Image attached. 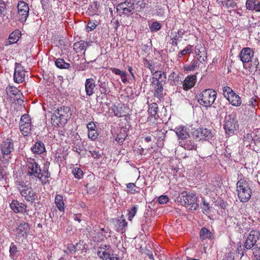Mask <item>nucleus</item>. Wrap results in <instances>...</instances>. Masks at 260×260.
<instances>
[{
	"label": "nucleus",
	"instance_id": "f257e3e1",
	"mask_svg": "<svg viewBox=\"0 0 260 260\" xmlns=\"http://www.w3.org/2000/svg\"><path fill=\"white\" fill-rule=\"evenodd\" d=\"M72 114L70 108L67 106L58 108L51 116V121L54 126H64L70 119Z\"/></svg>",
	"mask_w": 260,
	"mask_h": 260
},
{
	"label": "nucleus",
	"instance_id": "f03ea898",
	"mask_svg": "<svg viewBox=\"0 0 260 260\" xmlns=\"http://www.w3.org/2000/svg\"><path fill=\"white\" fill-rule=\"evenodd\" d=\"M217 97V92L212 89H204L198 93V102L204 107L208 108L214 103Z\"/></svg>",
	"mask_w": 260,
	"mask_h": 260
},
{
	"label": "nucleus",
	"instance_id": "7ed1b4c3",
	"mask_svg": "<svg viewBox=\"0 0 260 260\" xmlns=\"http://www.w3.org/2000/svg\"><path fill=\"white\" fill-rule=\"evenodd\" d=\"M241 178L237 182V191L238 198L242 202H247L251 198L252 191L247 180Z\"/></svg>",
	"mask_w": 260,
	"mask_h": 260
},
{
	"label": "nucleus",
	"instance_id": "20e7f679",
	"mask_svg": "<svg viewBox=\"0 0 260 260\" xmlns=\"http://www.w3.org/2000/svg\"><path fill=\"white\" fill-rule=\"evenodd\" d=\"M260 233L256 230L251 231L247 236L244 246L247 250L251 249L253 253L257 251V248L260 247Z\"/></svg>",
	"mask_w": 260,
	"mask_h": 260
},
{
	"label": "nucleus",
	"instance_id": "39448f33",
	"mask_svg": "<svg viewBox=\"0 0 260 260\" xmlns=\"http://www.w3.org/2000/svg\"><path fill=\"white\" fill-rule=\"evenodd\" d=\"M178 202L182 203L190 211L196 210L199 208L197 197L196 194L187 192H182L178 198Z\"/></svg>",
	"mask_w": 260,
	"mask_h": 260
},
{
	"label": "nucleus",
	"instance_id": "423d86ee",
	"mask_svg": "<svg viewBox=\"0 0 260 260\" xmlns=\"http://www.w3.org/2000/svg\"><path fill=\"white\" fill-rule=\"evenodd\" d=\"M24 161L26 163L27 175L32 179H38L41 173L40 165L34 158L31 157H26Z\"/></svg>",
	"mask_w": 260,
	"mask_h": 260
},
{
	"label": "nucleus",
	"instance_id": "0eeeda50",
	"mask_svg": "<svg viewBox=\"0 0 260 260\" xmlns=\"http://www.w3.org/2000/svg\"><path fill=\"white\" fill-rule=\"evenodd\" d=\"M136 5V0H125L117 6L116 12L119 13L120 16L124 15L128 16L134 13Z\"/></svg>",
	"mask_w": 260,
	"mask_h": 260
},
{
	"label": "nucleus",
	"instance_id": "6e6552de",
	"mask_svg": "<svg viewBox=\"0 0 260 260\" xmlns=\"http://www.w3.org/2000/svg\"><path fill=\"white\" fill-rule=\"evenodd\" d=\"M223 95L233 106L239 107L241 105L242 103L241 98L229 86L223 87Z\"/></svg>",
	"mask_w": 260,
	"mask_h": 260
},
{
	"label": "nucleus",
	"instance_id": "1a4fd4ad",
	"mask_svg": "<svg viewBox=\"0 0 260 260\" xmlns=\"http://www.w3.org/2000/svg\"><path fill=\"white\" fill-rule=\"evenodd\" d=\"M14 150L13 141L10 139L4 141L1 145V151L3 155V158L8 164L9 159L11 158V153Z\"/></svg>",
	"mask_w": 260,
	"mask_h": 260
},
{
	"label": "nucleus",
	"instance_id": "9d476101",
	"mask_svg": "<svg viewBox=\"0 0 260 260\" xmlns=\"http://www.w3.org/2000/svg\"><path fill=\"white\" fill-rule=\"evenodd\" d=\"M224 129L226 134L231 135L235 133L236 129L237 122L235 119V115L234 114L227 115L224 118Z\"/></svg>",
	"mask_w": 260,
	"mask_h": 260
},
{
	"label": "nucleus",
	"instance_id": "9b49d317",
	"mask_svg": "<svg viewBox=\"0 0 260 260\" xmlns=\"http://www.w3.org/2000/svg\"><path fill=\"white\" fill-rule=\"evenodd\" d=\"M19 129L24 137L27 136L30 133L31 121L28 114H24L21 116L19 122Z\"/></svg>",
	"mask_w": 260,
	"mask_h": 260
},
{
	"label": "nucleus",
	"instance_id": "f8f14e48",
	"mask_svg": "<svg viewBox=\"0 0 260 260\" xmlns=\"http://www.w3.org/2000/svg\"><path fill=\"white\" fill-rule=\"evenodd\" d=\"M17 20L21 22L26 21L29 15V7L24 1H19L17 4Z\"/></svg>",
	"mask_w": 260,
	"mask_h": 260
},
{
	"label": "nucleus",
	"instance_id": "ddd939ff",
	"mask_svg": "<svg viewBox=\"0 0 260 260\" xmlns=\"http://www.w3.org/2000/svg\"><path fill=\"white\" fill-rule=\"evenodd\" d=\"M16 239L20 240L22 238H26L30 233V225L27 222L20 223L15 231Z\"/></svg>",
	"mask_w": 260,
	"mask_h": 260
},
{
	"label": "nucleus",
	"instance_id": "4468645a",
	"mask_svg": "<svg viewBox=\"0 0 260 260\" xmlns=\"http://www.w3.org/2000/svg\"><path fill=\"white\" fill-rule=\"evenodd\" d=\"M21 195L23 197L27 202H33L38 197L37 193L32 190L31 187L22 186L19 188Z\"/></svg>",
	"mask_w": 260,
	"mask_h": 260
},
{
	"label": "nucleus",
	"instance_id": "2eb2a0df",
	"mask_svg": "<svg viewBox=\"0 0 260 260\" xmlns=\"http://www.w3.org/2000/svg\"><path fill=\"white\" fill-rule=\"evenodd\" d=\"M25 71L20 63L16 62L14 73V80L16 83H20L24 81Z\"/></svg>",
	"mask_w": 260,
	"mask_h": 260
},
{
	"label": "nucleus",
	"instance_id": "dca6fc26",
	"mask_svg": "<svg viewBox=\"0 0 260 260\" xmlns=\"http://www.w3.org/2000/svg\"><path fill=\"white\" fill-rule=\"evenodd\" d=\"M254 55L252 49L248 47L244 48L241 51L240 57L243 63H247L251 60Z\"/></svg>",
	"mask_w": 260,
	"mask_h": 260
},
{
	"label": "nucleus",
	"instance_id": "f3484780",
	"mask_svg": "<svg viewBox=\"0 0 260 260\" xmlns=\"http://www.w3.org/2000/svg\"><path fill=\"white\" fill-rule=\"evenodd\" d=\"M10 205L15 213H23L26 211V205L22 203H19L17 200H13Z\"/></svg>",
	"mask_w": 260,
	"mask_h": 260
},
{
	"label": "nucleus",
	"instance_id": "a211bd4d",
	"mask_svg": "<svg viewBox=\"0 0 260 260\" xmlns=\"http://www.w3.org/2000/svg\"><path fill=\"white\" fill-rule=\"evenodd\" d=\"M197 77L195 75L187 76L183 82H182L183 88L188 90L192 88L196 82Z\"/></svg>",
	"mask_w": 260,
	"mask_h": 260
},
{
	"label": "nucleus",
	"instance_id": "6ab92c4d",
	"mask_svg": "<svg viewBox=\"0 0 260 260\" xmlns=\"http://www.w3.org/2000/svg\"><path fill=\"white\" fill-rule=\"evenodd\" d=\"M31 152L35 154L40 155L46 152L45 144L41 141H37L31 147Z\"/></svg>",
	"mask_w": 260,
	"mask_h": 260
},
{
	"label": "nucleus",
	"instance_id": "aec40b11",
	"mask_svg": "<svg viewBox=\"0 0 260 260\" xmlns=\"http://www.w3.org/2000/svg\"><path fill=\"white\" fill-rule=\"evenodd\" d=\"M95 86V81L93 79L88 78L86 80L85 88L87 95L91 96L94 93Z\"/></svg>",
	"mask_w": 260,
	"mask_h": 260
},
{
	"label": "nucleus",
	"instance_id": "412c9836",
	"mask_svg": "<svg viewBox=\"0 0 260 260\" xmlns=\"http://www.w3.org/2000/svg\"><path fill=\"white\" fill-rule=\"evenodd\" d=\"M158 109V105L156 103H153L149 105L148 112L150 115L148 118L150 120H151L152 118L155 120L158 119L159 116L157 114Z\"/></svg>",
	"mask_w": 260,
	"mask_h": 260
},
{
	"label": "nucleus",
	"instance_id": "4be33fe9",
	"mask_svg": "<svg viewBox=\"0 0 260 260\" xmlns=\"http://www.w3.org/2000/svg\"><path fill=\"white\" fill-rule=\"evenodd\" d=\"M246 7L250 11L260 12V1L258 0H247Z\"/></svg>",
	"mask_w": 260,
	"mask_h": 260
},
{
	"label": "nucleus",
	"instance_id": "5701e85b",
	"mask_svg": "<svg viewBox=\"0 0 260 260\" xmlns=\"http://www.w3.org/2000/svg\"><path fill=\"white\" fill-rule=\"evenodd\" d=\"M167 132V131L165 129H161L153 133L154 136L157 141L158 146L161 147L164 145V141L165 139Z\"/></svg>",
	"mask_w": 260,
	"mask_h": 260
},
{
	"label": "nucleus",
	"instance_id": "b1692460",
	"mask_svg": "<svg viewBox=\"0 0 260 260\" xmlns=\"http://www.w3.org/2000/svg\"><path fill=\"white\" fill-rule=\"evenodd\" d=\"M153 74L154 77L152 78V84H154L157 83V82L159 81H163V83H165L166 77V74L164 72L155 71Z\"/></svg>",
	"mask_w": 260,
	"mask_h": 260
},
{
	"label": "nucleus",
	"instance_id": "393cba45",
	"mask_svg": "<svg viewBox=\"0 0 260 260\" xmlns=\"http://www.w3.org/2000/svg\"><path fill=\"white\" fill-rule=\"evenodd\" d=\"M179 144V146L188 150L196 149L197 147L194 141L192 140L184 139L183 140H181Z\"/></svg>",
	"mask_w": 260,
	"mask_h": 260
},
{
	"label": "nucleus",
	"instance_id": "a878e982",
	"mask_svg": "<svg viewBox=\"0 0 260 260\" xmlns=\"http://www.w3.org/2000/svg\"><path fill=\"white\" fill-rule=\"evenodd\" d=\"M165 83H163V81L157 82L154 85V95L156 97L160 99L163 96V90L164 85Z\"/></svg>",
	"mask_w": 260,
	"mask_h": 260
},
{
	"label": "nucleus",
	"instance_id": "bb28decb",
	"mask_svg": "<svg viewBox=\"0 0 260 260\" xmlns=\"http://www.w3.org/2000/svg\"><path fill=\"white\" fill-rule=\"evenodd\" d=\"M19 253L17 246L14 243H11L9 248L10 257L13 260H16Z\"/></svg>",
	"mask_w": 260,
	"mask_h": 260
},
{
	"label": "nucleus",
	"instance_id": "cd10ccee",
	"mask_svg": "<svg viewBox=\"0 0 260 260\" xmlns=\"http://www.w3.org/2000/svg\"><path fill=\"white\" fill-rule=\"evenodd\" d=\"M200 237L201 239L203 241L206 239H212L214 238L213 234L206 228L201 229L200 232Z\"/></svg>",
	"mask_w": 260,
	"mask_h": 260
},
{
	"label": "nucleus",
	"instance_id": "c85d7f7f",
	"mask_svg": "<svg viewBox=\"0 0 260 260\" xmlns=\"http://www.w3.org/2000/svg\"><path fill=\"white\" fill-rule=\"evenodd\" d=\"M51 176V174L49 172L47 168H45V169L41 170V173L39 175L38 179L43 184H45L48 181V179Z\"/></svg>",
	"mask_w": 260,
	"mask_h": 260
},
{
	"label": "nucleus",
	"instance_id": "c756f323",
	"mask_svg": "<svg viewBox=\"0 0 260 260\" xmlns=\"http://www.w3.org/2000/svg\"><path fill=\"white\" fill-rule=\"evenodd\" d=\"M88 46V43L83 40L75 43L73 45L74 49L77 53L80 52L82 50L85 51Z\"/></svg>",
	"mask_w": 260,
	"mask_h": 260
},
{
	"label": "nucleus",
	"instance_id": "7c9ffc66",
	"mask_svg": "<svg viewBox=\"0 0 260 260\" xmlns=\"http://www.w3.org/2000/svg\"><path fill=\"white\" fill-rule=\"evenodd\" d=\"M187 129L184 126L179 127L176 128V133L179 139L183 140L187 139L189 134L187 132Z\"/></svg>",
	"mask_w": 260,
	"mask_h": 260
},
{
	"label": "nucleus",
	"instance_id": "2f4dec72",
	"mask_svg": "<svg viewBox=\"0 0 260 260\" xmlns=\"http://www.w3.org/2000/svg\"><path fill=\"white\" fill-rule=\"evenodd\" d=\"M21 36V32L19 30H16L12 32L9 37L10 44L16 43Z\"/></svg>",
	"mask_w": 260,
	"mask_h": 260
},
{
	"label": "nucleus",
	"instance_id": "473e14b6",
	"mask_svg": "<svg viewBox=\"0 0 260 260\" xmlns=\"http://www.w3.org/2000/svg\"><path fill=\"white\" fill-rule=\"evenodd\" d=\"M55 203L59 211H62L64 210V204L63 201L62 196L59 194H57L55 198Z\"/></svg>",
	"mask_w": 260,
	"mask_h": 260
},
{
	"label": "nucleus",
	"instance_id": "72a5a7b5",
	"mask_svg": "<svg viewBox=\"0 0 260 260\" xmlns=\"http://www.w3.org/2000/svg\"><path fill=\"white\" fill-rule=\"evenodd\" d=\"M55 64L57 68L61 69H68L71 66L70 63L66 62L62 58H57L55 61Z\"/></svg>",
	"mask_w": 260,
	"mask_h": 260
},
{
	"label": "nucleus",
	"instance_id": "f704fd0d",
	"mask_svg": "<svg viewBox=\"0 0 260 260\" xmlns=\"http://www.w3.org/2000/svg\"><path fill=\"white\" fill-rule=\"evenodd\" d=\"M221 7L226 9H231L234 10L236 8H237V4L234 0H225L224 1V3Z\"/></svg>",
	"mask_w": 260,
	"mask_h": 260
},
{
	"label": "nucleus",
	"instance_id": "c9c22d12",
	"mask_svg": "<svg viewBox=\"0 0 260 260\" xmlns=\"http://www.w3.org/2000/svg\"><path fill=\"white\" fill-rule=\"evenodd\" d=\"M200 133L201 134L202 140H206L212 137V134L210 130L207 128H200Z\"/></svg>",
	"mask_w": 260,
	"mask_h": 260
},
{
	"label": "nucleus",
	"instance_id": "e433bc0d",
	"mask_svg": "<svg viewBox=\"0 0 260 260\" xmlns=\"http://www.w3.org/2000/svg\"><path fill=\"white\" fill-rule=\"evenodd\" d=\"M126 188H127L126 191L128 193L134 194L136 192H139V190H137V189H139V187H137L135 183H127L126 184Z\"/></svg>",
	"mask_w": 260,
	"mask_h": 260
},
{
	"label": "nucleus",
	"instance_id": "4c0bfd02",
	"mask_svg": "<svg viewBox=\"0 0 260 260\" xmlns=\"http://www.w3.org/2000/svg\"><path fill=\"white\" fill-rule=\"evenodd\" d=\"M6 91L7 95L11 94L16 95L19 92V90L16 87L9 85L6 89Z\"/></svg>",
	"mask_w": 260,
	"mask_h": 260
},
{
	"label": "nucleus",
	"instance_id": "58836bf2",
	"mask_svg": "<svg viewBox=\"0 0 260 260\" xmlns=\"http://www.w3.org/2000/svg\"><path fill=\"white\" fill-rule=\"evenodd\" d=\"M138 211V206L134 205L129 210L128 213V219L131 221L133 218L135 216Z\"/></svg>",
	"mask_w": 260,
	"mask_h": 260
},
{
	"label": "nucleus",
	"instance_id": "ea45409f",
	"mask_svg": "<svg viewBox=\"0 0 260 260\" xmlns=\"http://www.w3.org/2000/svg\"><path fill=\"white\" fill-rule=\"evenodd\" d=\"M72 173L74 177L78 179L82 178L83 176V173L81 169L79 168L76 167L73 169Z\"/></svg>",
	"mask_w": 260,
	"mask_h": 260
},
{
	"label": "nucleus",
	"instance_id": "a19ab883",
	"mask_svg": "<svg viewBox=\"0 0 260 260\" xmlns=\"http://www.w3.org/2000/svg\"><path fill=\"white\" fill-rule=\"evenodd\" d=\"M199 67L198 60H193L190 65L185 67V70L187 71H193L197 67Z\"/></svg>",
	"mask_w": 260,
	"mask_h": 260
},
{
	"label": "nucleus",
	"instance_id": "79ce46f5",
	"mask_svg": "<svg viewBox=\"0 0 260 260\" xmlns=\"http://www.w3.org/2000/svg\"><path fill=\"white\" fill-rule=\"evenodd\" d=\"M243 140L244 145L247 146L250 145V143L253 141V137L250 134H245Z\"/></svg>",
	"mask_w": 260,
	"mask_h": 260
},
{
	"label": "nucleus",
	"instance_id": "37998d69",
	"mask_svg": "<svg viewBox=\"0 0 260 260\" xmlns=\"http://www.w3.org/2000/svg\"><path fill=\"white\" fill-rule=\"evenodd\" d=\"M255 105L254 104V102L252 101V99L249 101V104L247 105H243L242 108H243V110L246 112V109H248L250 108H251V112L252 113L254 112V110L255 109Z\"/></svg>",
	"mask_w": 260,
	"mask_h": 260
},
{
	"label": "nucleus",
	"instance_id": "c03bdc74",
	"mask_svg": "<svg viewBox=\"0 0 260 260\" xmlns=\"http://www.w3.org/2000/svg\"><path fill=\"white\" fill-rule=\"evenodd\" d=\"M79 245H80V242H79L76 244V245H74L73 244H69L68 245V249L71 252V253H74L77 250H81V248L79 247L78 248Z\"/></svg>",
	"mask_w": 260,
	"mask_h": 260
},
{
	"label": "nucleus",
	"instance_id": "a18cd8bd",
	"mask_svg": "<svg viewBox=\"0 0 260 260\" xmlns=\"http://www.w3.org/2000/svg\"><path fill=\"white\" fill-rule=\"evenodd\" d=\"M161 27V24L159 22L155 21L153 22L152 25L150 26V29L151 32H155L159 30Z\"/></svg>",
	"mask_w": 260,
	"mask_h": 260
},
{
	"label": "nucleus",
	"instance_id": "49530a36",
	"mask_svg": "<svg viewBox=\"0 0 260 260\" xmlns=\"http://www.w3.org/2000/svg\"><path fill=\"white\" fill-rule=\"evenodd\" d=\"M99 136V133L96 130L88 131V138L92 140H95Z\"/></svg>",
	"mask_w": 260,
	"mask_h": 260
},
{
	"label": "nucleus",
	"instance_id": "de8ad7c7",
	"mask_svg": "<svg viewBox=\"0 0 260 260\" xmlns=\"http://www.w3.org/2000/svg\"><path fill=\"white\" fill-rule=\"evenodd\" d=\"M118 224V230H122L125 227L127 226V223L125 219H118L117 221Z\"/></svg>",
	"mask_w": 260,
	"mask_h": 260
},
{
	"label": "nucleus",
	"instance_id": "09e8293b",
	"mask_svg": "<svg viewBox=\"0 0 260 260\" xmlns=\"http://www.w3.org/2000/svg\"><path fill=\"white\" fill-rule=\"evenodd\" d=\"M202 210L204 214H207L210 209L209 204L204 199H203Z\"/></svg>",
	"mask_w": 260,
	"mask_h": 260
},
{
	"label": "nucleus",
	"instance_id": "8fccbe9b",
	"mask_svg": "<svg viewBox=\"0 0 260 260\" xmlns=\"http://www.w3.org/2000/svg\"><path fill=\"white\" fill-rule=\"evenodd\" d=\"M6 10V5L5 3L2 1L0 0V16H4L5 14L3 13Z\"/></svg>",
	"mask_w": 260,
	"mask_h": 260
},
{
	"label": "nucleus",
	"instance_id": "3c124183",
	"mask_svg": "<svg viewBox=\"0 0 260 260\" xmlns=\"http://www.w3.org/2000/svg\"><path fill=\"white\" fill-rule=\"evenodd\" d=\"M193 137L198 140H202L201 138V134L200 133V128L194 129L192 132Z\"/></svg>",
	"mask_w": 260,
	"mask_h": 260
},
{
	"label": "nucleus",
	"instance_id": "603ef678",
	"mask_svg": "<svg viewBox=\"0 0 260 260\" xmlns=\"http://www.w3.org/2000/svg\"><path fill=\"white\" fill-rule=\"evenodd\" d=\"M169 201V198L167 196L162 195L158 199V201L160 204H164L167 203Z\"/></svg>",
	"mask_w": 260,
	"mask_h": 260
},
{
	"label": "nucleus",
	"instance_id": "864d4df0",
	"mask_svg": "<svg viewBox=\"0 0 260 260\" xmlns=\"http://www.w3.org/2000/svg\"><path fill=\"white\" fill-rule=\"evenodd\" d=\"M96 26V25L94 22L91 21H89L87 26V31L93 30L94 28H95Z\"/></svg>",
	"mask_w": 260,
	"mask_h": 260
},
{
	"label": "nucleus",
	"instance_id": "5fc2aeb1",
	"mask_svg": "<svg viewBox=\"0 0 260 260\" xmlns=\"http://www.w3.org/2000/svg\"><path fill=\"white\" fill-rule=\"evenodd\" d=\"M145 66L151 71L152 73H153L155 71L152 62H150L146 60L145 62Z\"/></svg>",
	"mask_w": 260,
	"mask_h": 260
},
{
	"label": "nucleus",
	"instance_id": "6e6d98bb",
	"mask_svg": "<svg viewBox=\"0 0 260 260\" xmlns=\"http://www.w3.org/2000/svg\"><path fill=\"white\" fill-rule=\"evenodd\" d=\"M111 257V254L109 252L106 251L102 252V256H101V258L103 260H107L110 259Z\"/></svg>",
	"mask_w": 260,
	"mask_h": 260
},
{
	"label": "nucleus",
	"instance_id": "4d7b16f0",
	"mask_svg": "<svg viewBox=\"0 0 260 260\" xmlns=\"http://www.w3.org/2000/svg\"><path fill=\"white\" fill-rule=\"evenodd\" d=\"M90 153H91V155H92V156L93 157H94V158L98 159V158H100V157L101 156V154L100 153L99 151H95V150L90 151Z\"/></svg>",
	"mask_w": 260,
	"mask_h": 260
},
{
	"label": "nucleus",
	"instance_id": "13d9d810",
	"mask_svg": "<svg viewBox=\"0 0 260 260\" xmlns=\"http://www.w3.org/2000/svg\"><path fill=\"white\" fill-rule=\"evenodd\" d=\"M95 127L96 126L92 121L87 124V128H88V131L96 130Z\"/></svg>",
	"mask_w": 260,
	"mask_h": 260
},
{
	"label": "nucleus",
	"instance_id": "bf43d9fd",
	"mask_svg": "<svg viewBox=\"0 0 260 260\" xmlns=\"http://www.w3.org/2000/svg\"><path fill=\"white\" fill-rule=\"evenodd\" d=\"M110 70L113 73L117 75H120L121 73L122 72V71L115 68H111Z\"/></svg>",
	"mask_w": 260,
	"mask_h": 260
},
{
	"label": "nucleus",
	"instance_id": "052dcab7",
	"mask_svg": "<svg viewBox=\"0 0 260 260\" xmlns=\"http://www.w3.org/2000/svg\"><path fill=\"white\" fill-rule=\"evenodd\" d=\"M124 140V135L123 137H121L120 135H118L117 137L115 138V140L120 144H122Z\"/></svg>",
	"mask_w": 260,
	"mask_h": 260
},
{
	"label": "nucleus",
	"instance_id": "680f3d73",
	"mask_svg": "<svg viewBox=\"0 0 260 260\" xmlns=\"http://www.w3.org/2000/svg\"><path fill=\"white\" fill-rule=\"evenodd\" d=\"M189 52H190L189 48L188 47H186L181 52L180 54H179V57H181Z\"/></svg>",
	"mask_w": 260,
	"mask_h": 260
},
{
	"label": "nucleus",
	"instance_id": "e2e57ef3",
	"mask_svg": "<svg viewBox=\"0 0 260 260\" xmlns=\"http://www.w3.org/2000/svg\"><path fill=\"white\" fill-rule=\"evenodd\" d=\"M6 175V172L4 169H0V179H5Z\"/></svg>",
	"mask_w": 260,
	"mask_h": 260
},
{
	"label": "nucleus",
	"instance_id": "0e129e2a",
	"mask_svg": "<svg viewBox=\"0 0 260 260\" xmlns=\"http://www.w3.org/2000/svg\"><path fill=\"white\" fill-rule=\"evenodd\" d=\"M81 214H74L73 216V218L75 220L78 221L80 222L81 221Z\"/></svg>",
	"mask_w": 260,
	"mask_h": 260
},
{
	"label": "nucleus",
	"instance_id": "69168bd1",
	"mask_svg": "<svg viewBox=\"0 0 260 260\" xmlns=\"http://www.w3.org/2000/svg\"><path fill=\"white\" fill-rule=\"evenodd\" d=\"M110 248V245H101L99 248L105 250L106 251Z\"/></svg>",
	"mask_w": 260,
	"mask_h": 260
},
{
	"label": "nucleus",
	"instance_id": "338daca9",
	"mask_svg": "<svg viewBox=\"0 0 260 260\" xmlns=\"http://www.w3.org/2000/svg\"><path fill=\"white\" fill-rule=\"evenodd\" d=\"M228 260H234V256L233 255V253L232 252H229L228 254Z\"/></svg>",
	"mask_w": 260,
	"mask_h": 260
},
{
	"label": "nucleus",
	"instance_id": "774afa93",
	"mask_svg": "<svg viewBox=\"0 0 260 260\" xmlns=\"http://www.w3.org/2000/svg\"><path fill=\"white\" fill-rule=\"evenodd\" d=\"M114 113L115 116H117L118 117H121L122 116L121 112L118 111V109H117L116 111L114 110Z\"/></svg>",
	"mask_w": 260,
	"mask_h": 260
}]
</instances>
